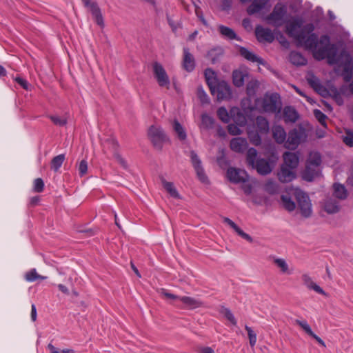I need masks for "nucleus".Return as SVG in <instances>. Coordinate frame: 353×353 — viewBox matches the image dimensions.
<instances>
[{"label": "nucleus", "instance_id": "63", "mask_svg": "<svg viewBox=\"0 0 353 353\" xmlns=\"http://www.w3.org/2000/svg\"><path fill=\"white\" fill-rule=\"evenodd\" d=\"M199 353H215L210 347H203L199 349Z\"/></svg>", "mask_w": 353, "mask_h": 353}, {"label": "nucleus", "instance_id": "13", "mask_svg": "<svg viewBox=\"0 0 353 353\" xmlns=\"http://www.w3.org/2000/svg\"><path fill=\"white\" fill-rule=\"evenodd\" d=\"M190 159L199 180L203 183H207L208 177L201 165V161L194 151L190 152Z\"/></svg>", "mask_w": 353, "mask_h": 353}, {"label": "nucleus", "instance_id": "52", "mask_svg": "<svg viewBox=\"0 0 353 353\" xmlns=\"http://www.w3.org/2000/svg\"><path fill=\"white\" fill-rule=\"evenodd\" d=\"M265 190L270 194H274L278 191V185L273 181H268L265 184Z\"/></svg>", "mask_w": 353, "mask_h": 353}, {"label": "nucleus", "instance_id": "53", "mask_svg": "<svg viewBox=\"0 0 353 353\" xmlns=\"http://www.w3.org/2000/svg\"><path fill=\"white\" fill-rule=\"evenodd\" d=\"M160 295L168 300H179L180 296L169 292L167 290L161 288L159 291Z\"/></svg>", "mask_w": 353, "mask_h": 353}, {"label": "nucleus", "instance_id": "19", "mask_svg": "<svg viewBox=\"0 0 353 353\" xmlns=\"http://www.w3.org/2000/svg\"><path fill=\"white\" fill-rule=\"evenodd\" d=\"M296 177L295 170L286 167L285 165H281L280 171L278 172L279 180L282 183H288L292 181Z\"/></svg>", "mask_w": 353, "mask_h": 353}, {"label": "nucleus", "instance_id": "43", "mask_svg": "<svg viewBox=\"0 0 353 353\" xmlns=\"http://www.w3.org/2000/svg\"><path fill=\"white\" fill-rule=\"evenodd\" d=\"M223 54V50L221 48H215L210 50L208 54L207 57L211 61L212 63H215Z\"/></svg>", "mask_w": 353, "mask_h": 353}, {"label": "nucleus", "instance_id": "34", "mask_svg": "<svg viewBox=\"0 0 353 353\" xmlns=\"http://www.w3.org/2000/svg\"><path fill=\"white\" fill-rule=\"evenodd\" d=\"M290 61L295 65H304L307 63L306 59L301 53L296 51L290 52Z\"/></svg>", "mask_w": 353, "mask_h": 353}, {"label": "nucleus", "instance_id": "28", "mask_svg": "<svg viewBox=\"0 0 353 353\" xmlns=\"http://www.w3.org/2000/svg\"><path fill=\"white\" fill-rule=\"evenodd\" d=\"M272 136L278 143H283L287 137L284 128L281 125H274L272 127Z\"/></svg>", "mask_w": 353, "mask_h": 353}, {"label": "nucleus", "instance_id": "3", "mask_svg": "<svg viewBox=\"0 0 353 353\" xmlns=\"http://www.w3.org/2000/svg\"><path fill=\"white\" fill-rule=\"evenodd\" d=\"M246 159L248 165L256 169L261 175L268 174L272 170V166L270 161L265 159L258 158L257 151L253 148L248 149Z\"/></svg>", "mask_w": 353, "mask_h": 353}, {"label": "nucleus", "instance_id": "44", "mask_svg": "<svg viewBox=\"0 0 353 353\" xmlns=\"http://www.w3.org/2000/svg\"><path fill=\"white\" fill-rule=\"evenodd\" d=\"M214 124V119L207 114L201 115V128L204 129H211Z\"/></svg>", "mask_w": 353, "mask_h": 353}, {"label": "nucleus", "instance_id": "31", "mask_svg": "<svg viewBox=\"0 0 353 353\" xmlns=\"http://www.w3.org/2000/svg\"><path fill=\"white\" fill-rule=\"evenodd\" d=\"M298 117V113L294 108L291 106H287L284 108L283 118L285 122L294 123L297 121Z\"/></svg>", "mask_w": 353, "mask_h": 353}, {"label": "nucleus", "instance_id": "51", "mask_svg": "<svg viewBox=\"0 0 353 353\" xmlns=\"http://www.w3.org/2000/svg\"><path fill=\"white\" fill-rule=\"evenodd\" d=\"M314 114L318 121L323 126L326 127L327 116L319 110H314Z\"/></svg>", "mask_w": 353, "mask_h": 353}, {"label": "nucleus", "instance_id": "41", "mask_svg": "<svg viewBox=\"0 0 353 353\" xmlns=\"http://www.w3.org/2000/svg\"><path fill=\"white\" fill-rule=\"evenodd\" d=\"M219 313L221 314L228 321H229L233 325H236L237 321L229 308L221 306L219 308Z\"/></svg>", "mask_w": 353, "mask_h": 353}, {"label": "nucleus", "instance_id": "49", "mask_svg": "<svg viewBox=\"0 0 353 353\" xmlns=\"http://www.w3.org/2000/svg\"><path fill=\"white\" fill-rule=\"evenodd\" d=\"M50 120L58 126H64L67 123V118L66 117H61L57 115H50L49 116Z\"/></svg>", "mask_w": 353, "mask_h": 353}, {"label": "nucleus", "instance_id": "56", "mask_svg": "<svg viewBox=\"0 0 353 353\" xmlns=\"http://www.w3.org/2000/svg\"><path fill=\"white\" fill-rule=\"evenodd\" d=\"M239 125L234 124H230L228 127L229 133L232 135H239L242 133V130L239 128Z\"/></svg>", "mask_w": 353, "mask_h": 353}, {"label": "nucleus", "instance_id": "17", "mask_svg": "<svg viewBox=\"0 0 353 353\" xmlns=\"http://www.w3.org/2000/svg\"><path fill=\"white\" fill-rule=\"evenodd\" d=\"M301 280L303 285L310 290H314L318 294L327 296L326 292L318 285L312 279V278L307 273L302 274Z\"/></svg>", "mask_w": 353, "mask_h": 353}, {"label": "nucleus", "instance_id": "36", "mask_svg": "<svg viewBox=\"0 0 353 353\" xmlns=\"http://www.w3.org/2000/svg\"><path fill=\"white\" fill-rule=\"evenodd\" d=\"M91 12L93 17L94 18V20L97 25H99L101 27L104 26V22H103V18L101 14L100 8L97 6V4H92L91 6V10H90Z\"/></svg>", "mask_w": 353, "mask_h": 353}, {"label": "nucleus", "instance_id": "46", "mask_svg": "<svg viewBox=\"0 0 353 353\" xmlns=\"http://www.w3.org/2000/svg\"><path fill=\"white\" fill-rule=\"evenodd\" d=\"M259 83L257 81H250L247 84L246 92L249 97H252L255 95L256 91L258 88Z\"/></svg>", "mask_w": 353, "mask_h": 353}, {"label": "nucleus", "instance_id": "11", "mask_svg": "<svg viewBox=\"0 0 353 353\" xmlns=\"http://www.w3.org/2000/svg\"><path fill=\"white\" fill-rule=\"evenodd\" d=\"M303 138V132L294 129L289 132L288 138H286L285 147L290 150L296 149L300 144Z\"/></svg>", "mask_w": 353, "mask_h": 353}, {"label": "nucleus", "instance_id": "2", "mask_svg": "<svg viewBox=\"0 0 353 353\" xmlns=\"http://www.w3.org/2000/svg\"><path fill=\"white\" fill-rule=\"evenodd\" d=\"M329 46H334V62L330 63L328 57H325V59H327V62L330 65L341 64L343 67V77L346 82H350L352 77V58L350 54L345 50H343L341 51L339 55L337 54V47L335 44H331L330 41H328Z\"/></svg>", "mask_w": 353, "mask_h": 353}, {"label": "nucleus", "instance_id": "62", "mask_svg": "<svg viewBox=\"0 0 353 353\" xmlns=\"http://www.w3.org/2000/svg\"><path fill=\"white\" fill-rule=\"evenodd\" d=\"M37 309L34 304H32L31 306V319L32 321H35L37 320Z\"/></svg>", "mask_w": 353, "mask_h": 353}, {"label": "nucleus", "instance_id": "40", "mask_svg": "<svg viewBox=\"0 0 353 353\" xmlns=\"http://www.w3.org/2000/svg\"><path fill=\"white\" fill-rule=\"evenodd\" d=\"M173 130L175 132V133L177 134L178 138L183 141L186 139L187 134L185 132V130H184L183 127L179 123L178 121L174 120L173 121Z\"/></svg>", "mask_w": 353, "mask_h": 353}, {"label": "nucleus", "instance_id": "27", "mask_svg": "<svg viewBox=\"0 0 353 353\" xmlns=\"http://www.w3.org/2000/svg\"><path fill=\"white\" fill-rule=\"evenodd\" d=\"M333 194L339 200H345L348 196V192L346 188L339 183L333 184Z\"/></svg>", "mask_w": 353, "mask_h": 353}, {"label": "nucleus", "instance_id": "35", "mask_svg": "<svg viewBox=\"0 0 353 353\" xmlns=\"http://www.w3.org/2000/svg\"><path fill=\"white\" fill-rule=\"evenodd\" d=\"M218 28H219L220 34L225 39H230V40L231 39H237V40H239V38H238L237 35L236 34V33L230 28L225 26H223V25H219L218 26Z\"/></svg>", "mask_w": 353, "mask_h": 353}, {"label": "nucleus", "instance_id": "45", "mask_svg": "<svg viewBox=\"0 0 353 353\" xmlns=\"http://www.w3.org/2000/svg\"><path fill=\"white\" fill-rule=\"evenodd\" d=\"M65 160L64 154H59L54 157L51 161V168L54 171H57Z\"/></svg>", "mask_w": 353, "mask_h": 353}, {"label": "nucleus", "instance_id": "50", "mask_svg": "<svg viewBox=\"0 0 353 353\" xmlns=\"http://www.w3.org/2000/svg\"><path fill=\"white\" fill-rule=\"evenodd\" d=\"M245 329L248 332L250 345L251 347H253L256 345V334L252 330V329L248 325H245Z\"/></svg>", "mask_w": 353, "mask_h": 353}, {"label": "nucleus", "instance_id": "5", "mask_svg": "<svg viewBox=\"0 0 353 353\" xmlns=\"http://www.w3.org/2000/svg\"><path fill=\"white\" fill-rule=\"evenodd\" d=\"M321 163V157L318 152H310L307 161L306 168L303 174V179L311 181L319 173V165Z\"/></svg>", "mask_w": 353, "mask_h": 353}, {"label": "nucleus", "instance_id": "33", "mask_svg": "<svg viewBox=\"0 0 353 353\" xmlns=\"http://www.w3.org/2000/svg\"><path fill=\"white\" fill-rule=\"evenodd\" d=\"M256 126L261 134H268L270 130L269 122L261 116L256 118Z\"/></svg>", "mask_w": 353, "mask_h": 353}, {"label": "nucleus", "instance_id": "8", "mask_svg": "<svg viewBox=\"0 0 353 353\" xmlns=\"http://www.w3.org/2000/svg\"><path fill=\"white\" fill-rule=\"evenodd\" d=\"M286 12V7L281 3H278L274 6L273 11L267 17V19L273 26L279 27L283 23V20Z\"/></svg>", "mask_w": 353, "mask_h": 353}, {"label": "nucleus", "instance_id": "64", "mask_svg": "<svg viewBox=\"0 0 353 353\" xmlns=\"http://www.w3.org/2000/svg\"><path fill=\"white\" fill-rule=\"evenodd\" d=\"M57 287H58L59 290L60 291H61L63 294H69V290H68V288L66 286H65L64 285H63V284H59V285H57Z\"/></svg>", "mask_w": 353, "mask_h": 353}, {"label": "nucleus", "instance_id": "57", "mask_svg": "<svg viewBox=\"0 0 353 353\" xmlns=\"http://www.w3.org/2000/svg\"><path fill=\"white\" fill-rule=\"evenodd\" d=\"M195 14H196V17L200 19L201 23L205 27H208L209 26V24H208V21L205 20V19L203 17V12L201 10V9L199 6H196V7H195Z\"/></svg>", "mask_w": 353, "mask_h": 353}, {"label": "nucleus", "instance_id": "60", "mask_svg": "<svg viewBox=\"0 0 353 353\" xmlns=\"http://www.w3.org/2000/svg\"><path fill=\"white\" fill-rule=\"evenodd\" d=\"M15 81L25 90H28V83L26 80L21 78V77H17L15 79Z\"/></svg>", "mask_w": 353, "mask_h": 353}, {"label": "nucleus", "instance_id": "48", "mask_svg": "<svg viewBox=\"0 0 353 353\" xmlns=\"http://www.w3.org/2000/svg\"><path fill=\"white\" fill-rule=\"evenodd\" d=\"M248 137L250 139V141L255 145H259L261 143V139L260 135L256 132H252V131H248Z\"/></svg>", "mask_w": 353, "mask_h": 353}, {"label": "nucleus", "instance_id": "14", "mask_svg": "<svg viewBox=\"0 0 353 353\" xmlns=\"http://www.w3.org/2000/svg\"><path fill=\"white\" fill-rule=\"evenodd\" d=\"M227 177L230 181L234 183L245 182L248 179V175L244 170L234 168L228 169Z\"/></svg>", "mask_w": 353, "mask_h": 353}, {"label": "nucleus", "instance_id": "23", "mask_svg": "<svg viewBox=\"0 0 353 353\" xmlns=\"http://www.w3.org/2000/svg\"><path fill=\"white\" fill-rule=\"evenodd\" d=\"M248 147V141L242 137L233 138L230 141V148L236 152H243Z\"/></svg>", "mask_w": 353, "mask_h": 353}, {"label": "nucleus", "instance_id": "32", "mask_svg": "<svg viewBox=\"0 0 353 353\" xmlns=\"http://www.w3.org/2000/svg\"><path fill=\"white\" fill-rule=\"evenodd\" d=\"M205 77L210 92H214V85L218 83L215 72L212 70L208 68L205 70Z\"/></svg>", "mask_w": 353, "mask_h": 353}, {"label": "nucleus", "instance_id": "42", "mask_svg": "<svg viewBox=\"0 0 353 353\" xmlns=\"http://www.w3.org/2000/svg\"><path fill=\"white\" fill-rule=\"evenodd\" d=\"M24 277H25V279L29 282H33L37 279L46 280L47 279L46 276H41V275L39 274L37 272L36 269H32L30 271L27 272L26 273Z\"/></svg>", "mask_w": 353, "mask_h": 353}, {"label": "nucleus", "instance_id": "4", "mask_svg": "<svg viewBox=\"0 0 353 353\" xmlns=\"http://www.w3.org/2000/svg\"><path fill=\"white\" fill-rule=\"evenodd\" d=\"M256 105L263 112L275 113L280 112L281 109V101L280 97L276 93L265 94L263 98L258 99Z\"/></svg>", "mask_w": 353, "mask_h": 353}, {"label": "nucleus", "instance_id": "6", "mask_svg": "<svg viewBox=\"0 0 353 353\" xmlns=\"http://www.w3.org/2000/svg\"><path fill=\"white\" fill-rule=\"evenodd\" d=\"M295 198L298 205V209L301 214L308 218L312 214V205L308 195L299 189L295 190Z\"/></svg>", "mask_w": 353, "mask_h": 353}, {"label": "nucleus", "instance_id": "24", "mask_svg": "<svg viewBox=\"0 0 353 353\" xmlns=\"http://www.w3.org/2000/svg\"><path fill=\"white\" fill-rule=\"evenodd\" d=\"M223 222L230 225L237 233V234L243 239L250 243L253 241V239L248 234L244 232L233 221L229 218L224 217Z\"/></svg>", "mask_w": 353, "mask_h": 353}, {"label": "nucleus", "instance_id": "25", "mask_svg": "<svg viewBox=\"0 0 353 353\" xmlns=\"http://www.w3.org/2000/svg\"><path fill=\"white\" fill-rule=\"evenodd\" d=\"M270 258L272 259V263L280 269V271L283 274H291L292 270H290L287 261L282 258H278L274 256H271Z\"/></svg>", "mask_w": 353, "mask_h": 353}, {"label": "nucleus", "instance_id": "30", "mask_svg": "<svg viewBox=\"0 0 353 353\" xmlns=\"http://www.w3.org/2000/svg\"><path fill=\"white\" fill-rule=\"evenodd\" d=\"M270 0H254L252 4L248 8L247 12L249 14H253L265 8Z\"/></svg>", "mask_w": 353, "mask_h": 353}, {"label": "nucleus", "instance_id": "18", "mask_svg": "<svg viewBox=\"0 0 353 353\" xmlns=\"http://www.w3.org/2000/svg\"><path fill=\"white\" fill-rule=\"evenodd\" d=\"M179 300L183 304V308L186 310H194L203 306V302L194 297L183 296Z\"/></svg>", "mask_w": 353, "mask_h": 353}, {"label": "nucleus", "instance_id": "55", "mask_svg": "<svg viewBox=\"0 0 353 353\" xmlns=\"http://www.w3.org/2000/svg\"><path fill=\"white\" fill-rule=\"evenodd\" d=\"M197 95L202 103H209L208 97L207 94L205 92V91L201 88H198Z\"/></svg>", "mask_w": 353, "mask_h": 353}, {"label": "nucleus", "instance_id": "54", "mask_svg": "<svg viewBox=\"0 0 353 353\" xmlns=\"http://www.w3.org/2000/svg\"><path fill=\"white\" fill-rule=\"evenodd\" d=\"M44 183L41 178H37L34 181L33 190L36 192H41L43 190Z\"/></svg>", "mask_w": 353, "mask_h": 353}, {"label": "nucleus", "instance_id": "22", "mask_svg": "<svg viewBox=\"0 0 353 353\" xmlns=\"http://www.w3.org/2000/svg\"><path fill=\"white\" fill-rule=\"evenodd\" d=\"M183 68L187 72H192L195 68L194 57L187 48H183Z\"/></svg>", "mask_w": 353, "mask_h": 353}, {"label": "nucleus", "instance_id": "21", "mask_svg": "<svg viewBox=\"0 0 353 353\" xmlns=\"http://www.w3.org/2000/svg\"><path fill=\"white\" fill-rule=\"evenodd\" d=\"M295 324L300 326L303 330L309 336H312L313 339H314L319 345H321L323 347H325V342L319 337L316 334H315L313 331L312 330L310 325L307 323V322L305 320H299L296 319L294 321Z\"/></svg>", "mask_w": 353, "mask_h": 353}, {"label": "nucleus", "instance_id": "7", "mask_svg": "<svg viewBox=\"0 0 353 353\" xmlns=\"http://www.w3.org/2000/svg\"><path fill=\"white\" fill-rule=\"evenodd\" d=\"M148 137L153 145L158 150H161L163 144L170 141L162 128L159 125H154L149 128Z\"/></svg>", "mask_w": 353, "mask_h": 353}, {"label": "nucleus", "instance_id": "9", "mask_svg": "<svg viewBox=\"0 0 353 353\" xmlns=\"http://www.w3.org/2000/svg\"><path fill=\"white\" fill-rule=\"evenodd\" d=\"M153 72L159 85L168 88L170 84V79L162 65L158 62L154 63Z\"/></svg>", "mask_w": 353, "mask_h": 353}, {"label": "nucleus", "instance_id": "59", "mask_svg": "<svg viewBox=\"0 0 353 353\" xmlns=\"http://www.w3.org/2000/svg\"><path fill=\"white\" fill-rule=\"evenodd\" d=\"M88 170L87 162L85 160H82L79 165V172L81 176L86 174Z\"/></svg>", "mask_w": 353, "mask_h": 353}, {"label": "nucleus", "instance_id": "12", "mask_svg": "<svg viewBox=\"0 0 353 353\" xmlns=\"http://www.w3.org/2000/svg\"><path fill=\"white\" fill-rule=\"evenodd\" d=\"M190 159L199 180L203 183H207L208 177L201 165V161L194 151L190 152Z\"/></svg>", "mask_w": 353, "mask_h": 353}, {"label": "nucleus", "instance_id": "26", "mask_svg": "<svg viewBox=\"0 0 353 353\" xmlns=\"http://www.w3.org/2000/svg\"><path fill=\"white\" fill-rule=\"evenodd\" d=\"M240 54L243 57L247 60L252 61L253 63H258L259 64L264 65V61L256 54L253 52L249 51L244 47L240 48L239 50Z\"/></svg>", "mask_w": 353, "mask_h": 353}, {"label": "nucleus", "instance_id": "47", "mask_svg": "<svg viewBox=\"0 0 353 353\" xmlns=\"http://www.w3.org/2000/svg\"><path fill=\"white\" fill-rule=\"evenodd\" d=\"M217 115L220 120L224 123H228L230 121V113L224 107H221L217 110Z\"/></svg>", "mask_w": 353, "mask_h": 353}, {"label": "nucleus", "instance_id": "38", "mask_svg": "<svg viewBox=\"0 0 353 353\" xmlns=\"http://www.w3.org/2000/svg\"><path fill=\"white\" fill-rule=\"evenodd\" d=\"M161 183L165 190L170 194V195L174 198H179V194L174 184L172 182H168L164 179H161Z\"/></svg>", "mask_w": 353, "mask_h": 353}, {"label": "nucleus", "instance_id": "16", "mask_svg": "<svg viewBox=\"0 0 353 353\" xmlns=\"http://www.w3.org/2000/svg\"><path fill=\"white\" fill-rule=\"evenodd\" d=\"M322 208L327 214L338 213L341 210V205L334 198L327 196L322 202Z\"/></svg>", "mask_w": 353, "mask_h": 353}, {"label": "nucleus", "instance_id": "29", "mask_svg": "<svg viewBox=\"0 0 353 353\" xmlns=\"http://www.w3.org/2000/svg\"><path fill=\"white\" fill-rule=\"evenodd\" d=\"M231 117H233V120L239 126H243L247 122L245 116L241 112L238 108H232L230 110Z\"/></svg>", "mask_w": 353, "mask_h": 353}, {"label": "nucleus", "instance_id": "37", "mask_svg": "<svg viewBox=\"0 0 353 353\" xmlns=\"http://www.w3.org/2000/svg\"><path fill=\"white\" fill-rule=\"evenodd\" d=\"M246 74L239 71L235 70L232 73L233 83L236 87H241L243 85L245 81V77Z\"/></svg>", "mask_w": 353, "mask_h": 353}, {"label": "nucleus", "instance_id": "1", "mask_svg": "<svg viewBox=\"0 0 353 353\" xmlns=\"http://www.w3.org/2000/svg\"><path fill=\"white\" fill-rule=\"evenodd\" d=\"M303 24V21L301 18H294L287 24L286 33L296 41L299 46L310 50L316 60H323L325 57H328L330 63L334 62L335 50L334 46L328 45L329 37L323 35L319 40L316 34L311 33L314 30V26L308 23L300 30Z\"/></svg>", "mask_w": 353, "mask_h": 353}, {"label": "nucleus", "instance_id": "39", "mask_svg": "<svg viewBox=\"0 0 353 353\" xmlns=\"http://www.w3.org/2000/svg\"><path fill=\"white\" fill-rule=\"evenodd\" d=\"M281 200L283 208L286 210L292 212L295 210L296 204L288 195H281Z\"/></svg>", "mask_w": 353, "mask_h": 353}, {"label": "nucleus", "instance_id": "58", "mask_svg": "<svg viewBox=\"0 0 353 353\" xmlns=\"http://www.w3.org/2000/svg\"><path fill=\"white\" fill-rule=\"evenodd\" d=\"M343 142L350 147H353V133L347 132L343 137Z\"/></svg>", "mask_w": 353, "mask_h": 353}, {"label": "nucleus", "instance_id": "20", "mask_svg": "<svg viewBox=\"0 0 353 353\" xmlns=\"http://www.w3.org/2000/svg\"><path fill=\"white\" fill-rule=\"evenodd\" d=\"M284 163L282 165H285L288 168H292L295 170L299 162V157L297 153L285 152L283 155Z\"/></svg>", "mask_w": 353, "mask_h": 353}, {"label": "nucleus", "instance_id": "61", "mask_svg": "<svg viewBox=\"0 0 353 353\" xmlns=\"http://www.w3.org/2000/svg\"><path fill=\"white\" fill-rule=\"evenodd\" d=\"M114 157L117 159V161H118V163H119L122 167H123L124 168H127V167H128L127 163L125 161V159L121 157V156L120 154H119L118 153H115Z\"/></svg>", "mask_w": 353, "mask_h": 353}, {"label": "nucleus", "instance_id": "10", "mask_svg": "<svg viewBox=\"0 0 353 353\" xmlns=\"http://www.w3.org/2000/svg\"><path fill=\"white\" fill-rule=\"evenodd\" d=\"M214 92H211L214 96H216L218 100L229 99L232 96V91L230 86L225 81L218 82L214 85Z\"/></svg>", "mask_w": 353, "mask_h": 353}, {"label": "nucleus", "instance_id": "15", "mask_svg": "<svg viewBox=\"0 0 353 353\" xmlns=\"http://www.w3.org/2000/svg\"><path fill=\"white\" fill-rule=\"evenodd\" d=\"M255 34L259 42L272 43L274 40V35L272 30L261 26H257L255 28Z\"/></svg>", "mask_w": 353, "mask_h": 353}]
</instances>
